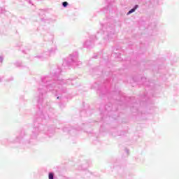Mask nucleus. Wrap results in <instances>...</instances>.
<instances>
[{
  "instance_id": "obj_10",
  "label": "nucleus",
  "mask_w": 179,
  "mask_h": 179,
  "mask_svg": "<svg viewBox=\"0 0 179 179\" xmlns=\"http://www.w3.org/2000/svg\"><path fill=\"white\" fill-rule=\"evenodd\" d=\"M69 5V3L67 1L62 2L63 8H66V6H68Z\"/></svg>"
},
{
  "instance_id": "obj_9",
  "label": "nucleus",
  "mask_w": 179,
  "mask_h": 179,
  "mask_svg": "<svg viewBox=\"0 0 179 179\" xmlns=\"http://www.w3.org/2000/svg\"><path fill=\"white\" fill-rule=\"evenodd\" d=\"M55 174L53 172H50L48 174V178L49 179H54Z\"/></svg>"
},
{
  "instance_id": "obj_12",
  "label": "nucleus",
  "mask_w": 179,
  "mask_h": 179,
  "mask_svg": "<svg viewBox=\"0 0 179 179\" xmlns=\"http://www.w3.org/2000/svg\"><path fill=\"white\" fill-rule=\"evenodd\" d=\"M2 62H3V57L0 56V66L2 65Z\"/></svg>"
},
{
  "instance_id": "obj_15",
  "label": "nucleus",
  "mask_w": 179,
  "mask_h": 179,
  "mask_svg": "<svg viewBox=\"0 0 179 179\" xmlns=\"http://www.w3.org/2000/svg\"><path fill=\"white\" fill-rule=\"evenodd\" d=\"M126 152H127V153H128V152H129V150H126Z\"/></svg>"
},
{
  "instance_id": "obj_1",
  "label": "nucleus",
  "mask_w": 179,
  "mask_h": 179,
  "mask_svg": "<svg viewBox=\"0 0 179 179\" xmlns=\"http://www.w3.org/2000/svg\"><path fill=\"white\" fill-rule=\"evenodd\" d=\"M52 77L45 76L42 78L43 85H40L38 88V92L36 93V99L38 104H43L44 103V94L47 93V91L52 92V93H56L57 96V99H61L62 94L66 93V85H72V80H64L59 76L61 73V69L57 68V70L52 73Z\"/></svg>"
},
{
  "instance_id": "obj_13",
  "label": "nucleus",
  "mask_w": 179,
  "mask_h": 179,
  "mask_svg": "<svg viewBox=\"0 0 179 179\" xmlns=\"http://www.w3.org/2000/svg\"><path fill=\"white\" fill-rule=\"evenodd\" d=\"M115 55L117 56V58L120 59L121 57H120V53H113Z\"/></svg>"
},
{
  "instance_id": "obj_3",
  "label": "nucleus",
  "mask_w": 179,
  "mask_h": 179,
  "mask_svg": "<svg viewBox=\"0 0 179 179\" xmlns=\"http://www.w3.org/2000/svg\"><path fill=\"white\" fill-rule=\"evenodd\" d=\"M102 31L104 36L108 37V40L115 38V29H114V27H108L106 24L102 25Z\"/></svg>"
},
{
  "instance_id": "obj_18",
  "label": "nucleus",
  "mask_w": 179,
  "mask_h": 179,
  "mask_svg": "<svg viewBox=\"0 0 179 179\" xmlns=\"http://www.w3.org/2000/svg\"><path fill=\"white\" fill-rule=\"evenodd\" d=\"M37 120H40V118H38Z\"/></svg>"
},
{
  "instance_id": "obj_8",
  "label": "nucleus",
  "mask_w": 179,
  "mask_h": 179,
  "mask_svg": "<svg viewBox=\"0 0 179 179\" xmlns=\"http://www.w3.org/2000/svg\"><path fill=\"white\" fill-rule=\"evenodd\" d=\"M87 165H83L79 166L78 170H87Z\"/></svg>"
},
{
  "instance_id": "obj_17",
  "label": "nucleus",
  "mask_w": 179,
  "mask_h": 179,
  "mask_svg": "<svg viewBox=\"0 0 179 179\" xmlns=\"http://www.w3.org/2000/svg\"><path fill=\"white\" fill-rule=\"evenodd\" d=\"M95 36H92V38H94Z\"/></svg>"
},
{
  "instance_id": "obj_6",
  "label": "nucleus",
  "mask_w": 179,
  "mask_h": 179,
  "mask_svg": "<svg viewBox=\"0 0 179 179\" xmlns=\"http://www.w3.org/2000/svg\"><path fill=\"white\" fill-rule=\"evenodd\" d=\"M86 48H92L94 45V43L92 40H87L84 43Z\"/></svg>"
},
{
  "instance_id": "obj_5",
  "label": "nucleus",
  "mask_w": 179,
  "mask_h": 179,
  "mask_svg": "<svg viewBox=\"0 0 179 179\" xmlns=\"http://www.w3.org/2000/svg\"><path fill=\"white\" fill-rule=\"evenodd\" d=\"M55 48H52L49 52H45L42 54V55L36 56V58H39V59H44L45 58H48L50 57V54H52V52H55Z\"/></svg>"
},
{
  "instance_id": "obj_4",
  "label": "nucleus",
  "mask_w": 179,
  "mask_h": 179,
  "mask_svg": "<svg viewBox=\"0 0 179 179\" xmlns=\"http://www.w3.org/2000/svg\"><path fill=\"white\" fill-rule=\"evenodd\" d=\"M47 129V126H44L43 124H39L38 127L36 126L32 131V136L34 138H36L37 135H38V133L40 131H45Z\"/></svg>"
},
{
  "instance_id": "obj_7",
  "label": "nucleus",
  "mask_w": 179,
  "mask_h": 179,
  "mask_svg": "<svg viewBox=\"0 0 179 179\" xmlns=\"http://www.w3.org/2000/svg\"><path fill=\"white\" fill-rule=\"evenodd\" d=\"M139 8V5L136 4L134 8H132L131 9H130L127 15H131V13H134V12H135V10H136V9H138Z\"/></svg>"
},
{
  "instance_id": "obj_2",
  "label": "nucleus",
  "mask_w": 179,
  "mask_h": 179,
  "mask_svg": "<svg viewBox=\"0 0 179 179\" xmlns=\"http://www.w3.org/2000/svg\"><path fill=\"white\" fill-rule=\"evenodd\" d=\"M82 62L78 61V56L76 53L71 55L66 60L63 62V66H71V65H75L76 66H80Z\"/></svg>"
},
{
  "instance_id": "obj_16",
  "label": "nucleus",
  "mask_w": 179,
  "mask_h": 179,
  "mask_svg": "<svg viewBox=\"0 0 179 179\" xmlns=\"http://www.w3.org/2000/svg\"><path fill=\"white\" fill-rule=\"evenodd\" d=\"M1 80H2V78H0V82H1Z\"/></svg>"
},
{
  "instance_id": "obj_11",
  "label": "nucleus",
  "mask_w": 179,
  "mask_h": 179,
  "mask_svg": "<svg viewBox=\"0 0 179 179\" xmlns=\"http://www.w3.org/2000/svg\"><path fill=\"white\" fill-rule=\"evenodd\" d=\"M15 65H16V66H22V62H15Z\"/></svg>"
},
{
  "instance_id": "obj_19",
  "label": "nucleus",
  "mask_w": 179,
  "mask_h": 179,
  "mask_svg": "<svg viewBox=\"0 0 179 179\" xmlns=\"http://www.w3.org/2000/svg\"><path fill=\"white\" fill-rule=\"evenodd\" d=\"M96 57H97V56H95V58H96Z\"/></svg>"
},
{
  "instance_id": "obj_14",
  "label": "nucleus",
  "mask_w": 179,
  "mask_h": 179,
  "mask_svg": "<svg viewBox=\"0 0 179 179\" xmlns=\"http://www.w3.org/2000/svg\"><path fill=\"white\" fill-rule=\"evenodd\" d=\"M41 118H42V120L47 119L46 117H45L44 115H41Z\"/></svg>"
}]
</instances>
